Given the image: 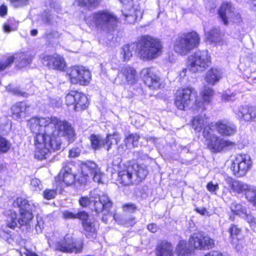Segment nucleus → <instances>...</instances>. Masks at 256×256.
Here are the masks:
<instances>
[{"label": "nucleus", "instance_id": "nucleus-42", "mask_svg": "<svg viewBox=\"0 0 256 256\" xmlns=\"http://www.w3.org/2000/svg\"><path fill=\"white\" fill-rule=\"evenodd\" d=\"M10 142L5 138L0 136V152H7L10 149Z\"/></svg>", "mask_w": 256, "mask_h": 256}, {"label": "nucleus", "instance_id": "nucleus-45", "mask_svg": "<svg viewBox=\"0 0 256 256\" xmlns=\"http://www.w3.org/2000/svg\"><path fill=\"white\" fill-rule=\"evenodd\" d=\"M78 92L72 91L66 96V104L68 106L74 105Z\"/></svg>", "mask_w": 256, "mask_h": 256}, {"label": "nucleus", "instance_id": "nucleus-39", "mask_svg": "<svg viewBox=\"0 0 256 256\" xmlns=\"http://www.w3.org/2000/svg\"><path fill=\"white\" fill-rule=\"evenodd\" d=\"M230 208L234 214L239 215L240 216L242 217L244 214H246V207L236 202H234L230 204Z\"/></svg>", "mask_w": 256, "mask_h": 256}, {"label": "nucleus", "instance_id": "nucleus-62", "mask_svg": "<svg viewBox=\"0 0 256 256\" xmlns=\"http://www.w3.org/2000/svg\"><path fill=\"white\" fill-rule=\"evenodd\" d=\"M147 228L150 232L153 233L156 232L158 230V227L153 223L148 225Z\"/></svg>", "mask_w": 256, "mask_h": 256}, {"label": "nucleus", "instance_id": "nucleus-46", "mask_svg": "<svg viewBox=\"0 0 256 256\" xmlns=\"http://www.w3.org/2000/svg\"><path fill=\"white\" fill-rule=\"evenodd\" d=\"M14 58V56H10L6 60L0 62V72L10 66L13 63Z\"/></svg>", "mask_w": 256, "mask_h": 256}, {"label": "nucleus", "instance_id": "nucleus-60", "mask_svg": "<svg viewBox=\"0 0 256 256\" xmlns=\"http://www.w3.org/2000/svg\"><path fill=\"white\" fill-rule=\"evenodd\" d=\"M235 95L236 94H230L226 93L222 96V100L226 102L232 100L234 98Z\"/></svg>", "mask_w": 256, "mask_h": 256}, {"label": "nucleus", "instance_id": "nucleus-40", "mask_svg": "<svg viewBox=\"0 0 256 256\" xmlns=\"http://www.w3.org/2000/svg\"><path fill=\"white\" fill-rule=\"evenodd\" d=\"M139 138L140 136L138 134H130L125 138L124 142L126 143V144H130L132 148V147H136L138 146Z\"/></svg>", "mask_w": 256, "mask_h": 256}, {"label": "nucleus", "instance_id": "nucleus-33", "mask_svg": "<svg viewBox=\"0 0 256 256\" xmlns=\"http://www.w3.org/2000/svg\"><path fill=\"white\" fill-rule=\"evenodd\" d=\"M33 118V120H34V124L36 126H38L40 127L44 126L45 128L44 131L46 134H43L45 135L50 136L52 133V130L53 128V124H52V118Z\"/></svg>", "mask_w": 256, "mask_h": 256}, {"label": "nucleus", "instance_id": "nucleus-25", "mask_svg": "<svg viewBox=\"0 0 256 256\" xmlns=\"http://www.w3.org/2000/svg\"><path fill=\"white\" fill-rule=\"evenodd\" d=\"M124 20L128 24L134 23L142 18L143 11L138 6L132 7L130 9H124L122 11Z\"/></svg>", "mask_w": 256, "mask_h": 256}, {"label": "nucleus", "instance_id": "nucleus-19", "mask_svg": "<svg viewBox=\"0 0 256 256\" xmlns=\"http://www.w3.org/2000/svg\"><path fill=\"white\" fill-rule=\"evenodd\" d=\"M13 206L19 208L21 216L24 217V218H26V220L22 219L20 220V224H22L24 222V224H28L32 222V212L30 208V206L28 201L26 199L22 198H17L14 201Z\"/></svg>", "mask_w": 256, "mask_h": 256}, {"label": "nucleus", "instance_id": "nucleus-37", "mask_svg": "<svg viewBox=\"0 0 256 256\" xmlns=\"http://www.w3.org/2000/svg\"><path fill=\"white\" fill-rule=\"evenodd\" d=\"M82 226L86 236L88 238H94L96 236V230L94 223L90 221H86L83 222Z\"/></svg>", "mask_w": 256, "mask_h": 256}, {"label": "nucleus", "instance_id": "nucleus-49", "mask_svg": "<svg viewBox=\"0 0 256 256\" xmlns=\"http://www.w3.org/2000/svg\"><path fill=\"white\" fill-rule=\"evenodd\" d=\"M77 212H74L70 210H66L62 212V217L64 219H76Z\"/></svg>", "mask_w": 256, "mask_h": 256}, {"label": "nucleus", "instance_id": "nucleus-3", "mask_svg": "<svg viewBox=\"0 0 256 256\" xmlns=\"http://www.w3.org/2000/svg\"><path fill=\"white\" fill-rule=\"evenodd\" d=\"M138 56L144 60H150L157 58L162 53V45L160 40L156 38L144 36L137 41Z\"/></svg>", "mask_w": 256, "mask_h": 256}, {"label": "nucleus", "instance_id": "nucleus-17", "mask_svg": "<svg viewBox=\"0 0 256 256\" xmlns=\"http://www.w3.org/2000/svg\"><path fill=\"white\" fill-rule=\"evenodd\" d=\"M82 174L86 177H92L98 183L101 182L102 173L96 164L92 161H86L81 164Z\"/></svg>", "mask_w": 256, "mask_h": 256}, {"label": "nucleus", "instance_id": "nucleus-6", "mask_svg": "<svg viewBox=\"0 0 256 256\" xmlns=\"http://www.w3.org/2000/svg\"><path fill=\"white\" fill-rule=\"evenodd\" d=\"M200 40V36L196 32L184 33L176 39L174 50L179 54L186 55L198 46Z\"/></svg>", "mask_w": 256, "mask_h": 256}, {"label": "nucleus", "instance_id": "nucleus-58", "mask_svg": "<svg viewBox=\"0 0 256 256\" xmlns=\"http://www.w3.org/2000/svg\"><path fill=\"white\" fill-rule=\"evenodd\" d=\"M80 153V150L78 148H74L70 150L69 156L74 158L78 157Z\"/></svg>", "mask_w": 256, "mask_h": 256}, {"label": "nucleus", "instance_id": "nucleus-50", "mask_svg": "<svg viewBox=\"0 0 256 256\" xmlns=\"http://www.w3.org/2000/svg\"><path fill=\"white\" fill-rule=\"evenodd\" d=\"M10 4L14 8L22 7L28 4V0H10Z\"/></svg>", "mask_w": 256, "mask_h": 256}, {"label": "nucleus", "instance_id": "nucleus-36", "mask_svg": "<svg viewBox=\"0 0 256 256\" xmlns=\"http://www.w3.org/2000/svg\"><path fill=\"white\" fill-rule=\"evenodd\" d=\"M121 138L118 134L114 133L112 134H108L105 138H104L103 148L108 151L112 148V146L117 144L120 142Z\"/></svg>", "mask_w": 256, "mask_h": 256}, {"label": "nucleus", "instance_id": "nucleus-20", "mask_svg": "<svg viewBox=\"0 0 256 256\" xmlns=\"http://www.w3.org/2000/svg\"><path fill=\"white\" fill-rule=\"evenodd\" d=\"M220 134L225 136H231L237 132V126L233 122L226 120H220L212 126Z\"/></svg>", "mask_w": 256, "mask_h": 256}, {"label": "nucleus", "instance_id": "nucleus-53", "mask_svg": "<svg viewBox=\"0 0 256 256\" xmlns=\"http://www.w3.org/2000/svg\"><path fill=\"white\" fill-rule=\"evenodd\" d=\"M130 148H132V146L130 144H126V143H124V144H120L117 148V153L118 154H124L126 149Z\"/></svg>", "mask_w": 256, "mask_h": 256}, {"label": "nucleus", "instance_id": "nucleus-44", "mask_svg": "<svg viewBox=\"0 0 256 256\" xmlns=\"http://www.w3.org/2000/svg\"><path fill=\"white\" fill-rule=\"evenodd\" d=\"M228 232L230 234V236L232 239V243H234V237L237 236L240 234L242 232V229L238 226L232 224L229 228Z\"/></svg>", "mask_w": 256, "mask_h": 256}, {"label": "nucleus", "instance_id": "nucleus-23", "mask_svg": "<svg viewBox=\"0 0 256 256\" xmlns=\"http://www.w3.org/2000/svg\"><path fill=\"white\" fill-rule=\"evenodd\" d=\"M240 120L246 122H254L256 119V107L244 106L240 107L236 112Z\"/></svg>", "mask_w": 256, "mask_h": 256}, {"label": "nucleus", "instance_id": "nucleus-31", "mask_svg": "<svg viewBox=\"0 0 256 256\" xmlns=\"http://www.w3.org/2000/svg\"><path fill=\"white\" fill-rule=\"evenodd\" d=\"M192 126L198 132H201L202 129L204 130L206 127L210 128L208 125V119L205 115H200L194 117L192 120Z\"/></svg>", "mask_w": 256, "mask_h": 256}, {"label": "nucleus", "instance_id": "nucleus-34", "mask_svg": "<svg viewBox=\"0 0 256 256\" xmlns=\"http://www.w3.org/2000/svg\"><path fill=\"white\" fill-rule=\"evenodd\" d=\"M192 248H190V244H188L185 240H180L178 244L176 252L177 256H191Z\"/></svg>", "mask_w": 256, "mask_h": 256}, {"label": "nucleus", "instance_id": "nucleus-15", "mask_svg": "<svg viewBox=\"0 0 256 256\" xmlns=\"http://www.w3.org/2000/svg\"><path fill=\"white\" fill-rule=\"evenodd\" d=\"M141 74L146 84L152 89L156 90L164 87L162 81L152 68H144Z\"/></svg>", "mask_w": 256, "mask_h": 256}, {"label": "nucleus", "instance_id": "nucleus-24", "mask_svg": "<svg viewBox=\"0 0 256 256\" xmlns=\"http://www.w3.org/2000/svg\"><path fill=\"white\" fill-rule=\"evenodd\" d=\"M204 36L207 40L211 43L221 44L224 34L218 27H212L210 30L204 26Z\"/></svg>", "mask_w": 256, "mask_h": 256}, {"label": "nucleus", "instance_id": "nucleus-28", "mask_svg": "<svg viewBox=\"0 0 256 256\" xmlns=\"http://www.w3.org/2000/svg\"><path fill=\"white\" fill-rule=\"evenodd\" d=\"M10 214L8 215L6 220V224L8 227L14 229L18 226V224H19L21 226H26L27 230L30 228L31 222H29L28 224H22L19 223L20 220L22 219L26 220V218H24V217L21 216L20 218L18 220L17 214L15 212L10 210Z\"/></svg>", "mask_w": 256, "mask_h": 256}, {"label": "nucleus", "instance_id": "nucleus-13", "mask_svg": "<svg viewBox=\"0 0 256 256\" xmlns=\"http://www.w3.org/2000/svg\"><path fill=\"white\" fill-rule=\"evenodd\" d=\"M190 244L193 249L209 250L214 246V241L203 232L193 234L189 238Z\"/></svg>", "mask_w": 256, "mask_h": 256}, {"label": "nucleus", "instance_id": "nucleus-64", "mask_svg": "<svg viewBox=\"0 0 256 256\" xmlns=\"http://www.w3.org/2000/svg\"><path fill=\"white\" fill-rule=\"evenodd\" d=\"M196 210L198 212L199 214L202 216H209L210 215V212H208L204 208H197L196 209Z\"/></svg>", "mask_w": 256, "mask_h": 256}, {"label": "nucleus", "instance_id": "nucleus-14", "mask_svg": "<svg viewBox=\"0 0 256 256\" xmlns=\"http://www.w3.org/2000/svg\"><path fill=\"white\" fill-rule=\"evenodd\" d=\"M40 58L42 64L50 69L63 71L66 66L64 58L56 54L52 55H42Z\"/></svg>", "mask_w": 256, "mask_h": 256}, {"label": "nucleus", "instance_id": "nucleus-47", "mask_svg": "<svg viewBox=\"0 0 256 256\" xmlns=\"http://www.w3.org/2000/svg\"><path fill=\"white\" fill-rule=\"evenodd\" d=\"M56 194V190L54 189H46L43 192L44 198L48 200L54 198Z\"/></svg>", "mask_w": 256, "mask_h": 256}, {"label": "nucleus", "instance_id": "nucleus-48", "mask_svg": "<svg viewBox=\"0 0 256 256\" xmlns=\"http://www.w3.org/2000/svg\"><path fill=\"white\" fill-rule=\"evenodd\" d=\"M242 218L246 220L250 226H254L256 224V218L252 214H248L246 212V214H244Z\"/></svg>", "mask_w": 256, "mask_h": 256}, {"label": "nucleus", "instance_id": "nucleus-61", "mask_svg": "<svg viewBox=\"0 0 256 256\" xmlns=\"http://www.w3.org/2000/svg\"><path fill=\"white\" fill-rule=\"evenodd\" d=\"M8 14V7L5 4H2L0 6V16L4 17Z\"/></svg>", "mask_w": 256, "mask_h": 256}, {"label": "nucleus", "instance_id": "nucleus-27", "mask_svg": "<svg viewBox=\"0 0 256 256\" xmlns=\"http://www.w3.org/2000/svg\"><path fill=\"white\" fill-rule=\"evenodd\" d=\"M134 52L138 54L137 42L124 46L120 52V55L123 60L124 62L128 61L132 56Z\"/></svg>", "mask_w": 256, "mask_h": 256}, {"label": "nucleus", "instance_id": "nucleus-30", "mask_svg": "<svg viewBox=\"0 0 256 256\" xmlns=\"http://www.w3.org/2000/svg\"><path fill=\"white\" fill-rule=\"evenodd\" d=\"M156 254L157 256H174L172 244L166 241H162L158 245Z\"/></svg>", "mask_w": 256, "mask_h": 256}, {"label": "nucleus", "instance_id": "nucleus-11", "mask_svg": "<svg viewBox=\"0 0 256 256\" xmlns=\"http://www.w3.org/2000/svg\"><path fill=\"white\" fill-rule=\"evenodd\" d=\"M192 88H186L177 90L176 94L174 104L180 110H186L194 102V92Z\"/></svg>", "mask_w": 256, "mask_h": 256}, {"label": "nucleus", "instance_id": "nucleus-8", "mask_svg": "<svg viewBox=\"0 0 256 256\" xmlns=\"http://www.w3.org/2000/svg\"><path fill=\"white\" fill-rule=\"evenodd\" d=\"M210 64V57L207 50L197 51L188 58V66L192 72L204 70Z\"/></svg>", "mask_w": 256, "mask_h": 256}, {"label": "nucleus", "instance_id": "nucleus-22", "mask_svg": "<svg viewBox=\"0 0 256 256\" xmlns=\"http://www.w3.org/2000/svg\"><path fill=\"white\" fill-rule=\"evenodd\" d=\"M71 166L69 162H64L58 176V180L62 182L66 186L72 184L76 178L75 174L72 172Z\"/></svg>", "mask_w": 256, "mask_h": 256}, {"label": "nucleus", "instance_id": "nucleus-52", "mask_svg": "<svg viewBox=\"0 0 256 256\" xmlns=\"http://www.w3.org/2000/svg\"><path fill=\"white\" fill-rule=\"evenodd\" d=\"M10 90L14 95L19 96L27 98L29 96V94L26 92H22L20 88H12V89L10 88Z\"/></svg>", "mask_w": 256, "mask_h": 256}, {"label": "nucleus", "instance_id": "nucleus-26", "mask_svg": "<svg viewBox=\"0 0 256 256\" xmlns=\"http://www.w3.org/2000/svg\"><path fill=\"white\" fill-rule=\"evenodd\" d=\"M214 90L208 87L205 86L200 93L201 100L196 99L195 100L196 105L202 108H204V105L208 104L212 100L214 95Z\"/></svg>", "mask_w": 256, "mask_h": 256}, {"label": "nucleus", "instance_id": "nucleus-12", "mask_svg": "<svg viewBox=\"0 0 256 256\" xmlns=\"http://www.w3.org/2000/svg\"><path fill=\"white\" fill-rule=\"evenodd\" d=\"M138 80V76L136 70L129 65H126L118 68L115 82L120 84L126 82L133 84L136 82Z\"/></svg>", "mask_w": 256, "mask_h": 256}, {"label": "nucleus", "instance_id": "nucleus-41", "mask_svg": "<svg viewBox=\"0 0 256 256\" xmlns=\"http://www.w3.org/2000/svg\"><path fill=\"white\" fill-rule=\"evenodd\" d=\"M92 146L94 150L98 149L104 146V138L100 136L92 135L90 136Z\"/></svg>", "mask_w": 256, "mask_h": 256}, {"label": "nucleus", "instance_id": "nucleus-54", "mask_svg": "<svg viewBox=\"0 0 256 256\" xmlns=\"http://www.w3.org/2000/svg\"><path fill=\"white\" fill-rule=\"evenodd\" d=\"M122 208L125 212H133L136 210V207L132 203H128L124 204L122 206Z\"/></svg>", "mask_w": 256, "mask_h": 256}, {"label": "nucleus", "instance_id": "nucleus-29", "mask_svg": "<svg viewBox=\"0 0 256 256\" xmlns=\"http://www.w3.org/2000/svg\"><path fill=\"white\" fill-rule=\"evenodd\" d=\"M222 71L216 68H212L206 74L205 80L208 84L214 86L222 78Z\"/></svg>", "mask_w": 256, "mask_h": 256}, {"label": "nucleus", "instance_id": "nucleus-1", "mask_svg": "<svg viewBox=\"0 0 256 256\" xmlns=\"http://www.w3.org/2000/svg\"><path fill=\"white\" fill-rule=\"evenodd\" d=\"M52 120V124L55 130L53 132L52 128L51 134L53 136L57 134V139L54 136L52 137L48 134L45 135L42 133L38 134L34 140L35 158L40 160L46 158V155L52 151L60 150L62 144L60 136L66 137L70 142L74 140V130L68 122L60 120L55 117H53Z\"/></svg>", "mask_w": 256, "mask_h": 256}, {"label": "nucleus", "instance_id": "nucleus-10", "mask_svg": "<svg viewBox=\"0 0 256 256\" xmlns=\"http://www.w3.org/2000/svg\"><path fill=\"white\" fill-rule=\"evenodd\" d=\"M252 166V161L248 155L239 154L234 156L230 168L235 176L242 177L246 174Z\"/></svg>", "mask_w": 256, "mask_h": 256}, {"label": "nucleus", "instance_id": "nucleus-21", "mask_svg": "<svg viewBox=\"0 0 256 256\" xmlns=\"http://www.w3.org/2000/svg\"><path fill=\"white\" fill-rule=\"evenodd\" d=\"M226 180L230 192H235L238 194L244 192L246 196V193L252 188V186H249L243 182L230 177L227 178Z\"/></svg>", "mask_w": 256, "mask_h": 256}, {"label": "nucleus", "instance_id": "nucleus-59", "mask_svg": "<svg viewBox=\"0 0 256 256\" xmlns=\"http://www.w3.org/2000/svg\"><path fill=\"white\" fill-rule=\"evenodd\" d=\"M42 188V186L41 184L40 181L37 179H33V190H41Z\"/></svg>", "mask_w": 256, "mask_h": 256}, {"label": "nucleus", "instance_id": "nucleus-7", "mask_svg": "<svg viewBox=\"0 0 256 256\" xmlns=\"http://www.w3.org/2000/svg\"><path fill=\"white\" fill-rule=\"evenodd\" d=\"M211 128H206L203 132L204 136L208 141V146L214 152L227 151L235 146L236 144L229 140H226L214 134H211Z\"/></svg>", "mask_w": 256, "mask_h": 256}, {"label": "nucleus", "instance_id": "nucleus-2", "mask_svg": "<svg viewBox=\"0 0 256 256\" xmlns=\"http://www.w3.org/2000/svg\"><path fill=\"white\" fill-rule=\"evenodd\" d=\"M85 22L89 26H94L99 30L109 32L115 29L118 19L110 11L100 10L86 17Z\"/></svg>", "mask_w": 256, "mask_h": 256}, {"label": "nucleus", "instance_id": "nucleus-38", "mask_svg": "<svg viewBox=\"0 0 256 256\" xmlns=\"http://www.w3.org/2000/svg\"><path fill=\"white\" fill-rule=\"evenodd\" d=\"M101 0H76L78 4L89 10H93L97 8Z\"/></svg>", "mask_w": 256, "mask_h": 256}, {"label": "nucleus", "instance_id": "nucleus-55", "mask_svg": "<svg viewBox=\"0 0 256 256\" xmlns=\"http://www.w3.org/2000/svg\"><path fill=\"white\" fill-rule=\"evenodd\" d=\"M76 214H78L76 218L81 220H82V224L86 221H90L88 219V214L84 212H77Z\"/></svg>", "mask_w": 256, "mask_h": 256}, {"label": "nucleus", "instance_id": "nucleus-4", "mask_svg": "<svg viewBox=\"0 0 256 256\" xmlns=\"http://www.w3.org/2000/svg\"><path fill=\"white\" fill-rule=\"evenodd\" d=\"M89 196V198L82 196L80 198L79 204L81 206L86 207L93 202L97 213L102 212L105 216L109 214L112 202L106 193L98 189H94L90 191Z\"/></svg>", "mask_w": 256, "mask_h": 256}, {"label": "nucleus", "instance_id": "nucleus-9", "mask_svg": "<svg viewBox=\"0 0 256 256\" xmlns=\"http://www.w3.org/2000/svg\"><path fill=\"white\" fill-rule=\"evenodd\" d=\"M70 82L74 84L88 85L92 78L90 72L86 68L82 66H75L68 68L66 71Z\"/></svg>", "mask_w": 256, "mask_h": 256}, {"label": "nucleus", "instance_id": "nucleus-32", "mask_svg": "<svg viewBox=\"0 0 256 256\" xmlns=\"http://www.w3.org/2000/svg\"><path fill=\"white\" fill-rule=\"evenodd\" d=\"M29 109L30 107H26L24 103L16 104L12 107V116L16 119L26 117Z\"/></svg>", "mask_w": 256, "mask_h": 256}, {"label": "nucleus", "instance_id": "nucleus-18", "mask_svg": "<svg viewBox=\"0 0 256 256\" xmlns=\"http://www.w3.org/2000/svg\"><path fill=\"white\" fill-rule=\"evenodd\" d=\"M56 250L65 252H80L82 248V244L80 242H74L71 236H66L64 240L58 242L56 246Z\"/></svg>", "mask_w": 256, "mask_h": 256}, {"label": "nucleus", "instance_id": "nucleus-5", "mask_svg": "<svg viewBox=\"0 0 256 256\" xmlns=\"http://www.w3.org/2000/svg\"><path fill=\"white\" fill-rule=\"evenodd\" d=\"M148 174L146 166L136 163L124 166L120 170L118 180L124 186L138 184L146 178Z\"/></svg>", "mask_w": 256, "mask_h": 256}, {"label": "nucleus", "instance_id": "nucleus-57", "mask_svg": "<svg viewBox=\"0 0 256 256\" xmlns=\"http://www.w3.org/2000/svg\"><path fill=\"white\" fill-rule=\"evenodd\" d=\"M136 223L135 218L134 217L129 218L128 219L124 220V222H122V224L126 226H134Z\"/></svg>", "mask_w": 256, "mask_h": 256}, {"label": "nucleus", "instance_id": "nucleus-51", "mask_svg": "<svg viewBox=\"0 0 256 256\" xmlns=\"http://www.w3.org/2000/svg\"><path fill=\"white\" fill-rule=\"evenodd\" d=\"M206 188L210 192L216 194V192L219 189V186L218 184H214L210 182L208 183Z\"/></svg>", "mask_w": 256, "mask_h": 256}, {"label": "nucleus", "instance_id": "nucleus-56", "mask_svg": "<svg viewBox=\"0 0 256 256\" xmlns=\"http://www.w3.org/2000/svg\"><path fill=\"white\" fill-rule=\"evenodd\" d=\"M37 224L36 226V230L38 233L42 232V230L43 228V220L42 217L38 216L36 217Z\"/></svg>", "mask_w": 256, "mask_h": 256}, {"label": "nucleus", "instance_id": "nucleus-16", "mask_svg": "<svg viewBox=\"0 0 256 256\" xmlns=\"http://www.w3.org/2000/svg\"><path fill=\"white\" fill-rule=\"evenodd\" d=\"M218 14L225 25L229 22H237L240 21V14L235 12L234 8L230 2L222 4L218 10Z\"/></svg>", "mask_w": 256, "mask_h": 256}, {"label": "nucleus", "instance_id": "nucleus-35", "mask_svg": "<svg viewBox=\"0 0 256 256\" xmlns=\"http://www.w3.org/2000/svg\"><path fill=\"white\" fill-rule=\"evenodd\" d=\"M88 102L87 97L82 93L78 92L76 94V102L74 106L75 110H80L86 109Z\"/></svg>", "mask_w": 256, "mask_h": 256}, {"label": "nucleus", "instance_id": "nucleus-43", "mask_svg": "<svg viewBox=\"0 0 256 256\" xmlns=\"http://www.w3.org/2000/svg\"><path fill=\"white\" fill-rule=\"evenodd\" d=\"M246 200L252 204L256 206V187L252 186L246 194Z\"/></svg>", "mask_w": 256, "mask_h": 256}, {"label": "nucleus", "instance_id": "nucleus-63", "mask_svg": "<svg viewBox=\"0 0 256 256\" xmlns=\"http://www.w3.org/2000/svg\"><path fill=\"white\" fill-rule=\"evenodd\" d=\"M3 29L5 32H9L16 30V28L8 25L7 23H5L3 26Z\"/></svg>", "mask_w": 256, "mask_h": 256}]
</instances>
